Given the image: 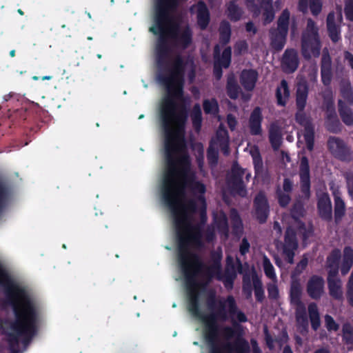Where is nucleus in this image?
<instances>
[{
  "label": "nucleus",
  "mask_w": 353,
  "mask_h": 353,
  "mask_svg": "<svg viewBox=\"0 0 353 353\" xmlns=\"http://www.w3.org/2000/svg\"><path fill=\"white\" fill-rule=\"evenodd\" d=\"M324 286L325 281L322 276L312 275L307 283L306 291L311 299L318 300L324 292Z\"/></svg>",
  "instance_id": "13"
},
{
  "label": "nucleus",
  "mask_w": 353,
  "mask_h": 353,
  "mask_svg": "<svg viewBox=\"0 0 353 353\" xmlns=\"http://www.w3.org/2000/svg\"><path fill=\"white\" fill-rule=\"evenodd\" d=\"M327 146L329 152L334 158L345 162H350L352 160L351 148L340 137H330L327 139Z\"/></svg>",
  "instance_id": "8"
},
{
  "label": "nucleus",
  "mask_w": 353,
  "mask_h": 353,
  "mask_svg": "<svg viewBox=\"0 0 353 353\" xmlns=\"http://www.w3.org/2000/svg\"><path fill=\"white\" fill-rule=\"evenodd\" d=\"M214 65L213 75L216 80L219 81L223 76L222 68H228L232 61V48L226 47L221 54V47L216 44L213 49Z\"/></svg>",
  "instance_id": "6"
},
{
  "label": "nucleus",
  "mask_w": 353,
  "mask_h": 353,
  "mask_svg": "<svg viewBox=\"0 0 353 353\" xmlns=\"http://www.w3.org/2000/svg\"><path fill=\"white\" fill-rule=\"evenodd\" d=\"M295 319L297 331L301 335H305L308 332L309 323L306 312V308H296Z\"/></svg>",
  "instance_id": "23"
},
{
  "label": "nucleus",
  "mask_w": 353,
  "mask_h": 353,
  "mask_svg": "<svg viewBox=\"0 0 353 353\" xmlns=\"http://www.w3.org/2000/svg\"><path fill=\"white\" fill-rule=\"evenodd\" d=\"M325 324L329 332H336L339 329V325L334 321V318L330 314H325L324 316Z\"/></svg>",
  "instance_id": "56"
},
{
  "label": "nucleus",
  "mask_w": 353,
  "mask_h": 353,
  "mask_svg": "<svg viewBox=\"0 0 353 353\" xmlns=\"http://www.w3.org/2000/svg\"><path fill=\"white\" fill-rule=\"evenodd\" d=\"M304 204L300 200H296L290 209V214L293 219L298 220L305 215Z\"/></svg>",
  "instance_id": "43"
},
{
  "label": "nucleus",
  "mask_w": 353,
  "mask_h": 353,
  "mask_svg": "<svg viewBox=\"0 0 353 353\" xmlns=\"http://www.w3.org/2000/svg\"><path fill=\"white\" fill-rule=\"evenodd\" d=\"M302 288L300 281L298 279H292L290 299L291 304L296 305V308L305 307L304 303L301 301Z\"/></svg>",
  "instance_id": "18"
},
{
  "label": "nucleus",
  "mask_w": 353,
  "mask_h": 353,
  "mask_svg": "<svg viewBox=\"0 0 353 353\" xmlns=\"http://www.w3.org/2000/svg\"><path fill=\"white\" fill-rule=\"evenodd\" d=\"M216 226L217 230L221 234L225 235V237L228 236L229 234V226L227 216L223 214L220 216L216 221Z\"/></svg>",
  "instance_id": "47"
},
{
  "label": "nucleus",
  "mask_w": 353,
  "mask_h": 353,
  "mask_svg": "<svg viewBox=\"0 0 353 353\" xmlns=\"http://www.w3.org/2000/svg\"><path fill=\"white\" fill-rule=\"evenodd\" d=\"M353 265V249L350 246H345L343 249L341 272L342 275L347 274Z\"/></svg>",
  "instance_id": "30"
},
{
  "label": "nucleus",
  "mask_w": 353,
  "mask_h": 353,
  "mask_svg": "<svg viewBox=\"0 0 353 353\" xmlns=\"http://www.w3.org/2000/svg\"><path fill=\"white\" fill-rule=\"evenodd\" d=\"M325 127L332 133H338L341 130V124L337 116L325 119Z\"/></svg>",
  "instance_id": "45"
},
{
  "label": "nucleus",
  "mask_w": 353,
  "mask_h": 353,
  "mask_svg": "<svg viewBox=\"0 0 353 353\" xmlns=\"http://www.w3.org/2000/svg\"><path fill=\"white\" fill-rule=\"evenodd\" d=\"M308 96V86L307 84H299L296 92V109L299 111H303Z\"/></svg>",
  "instance_id": "28"
},
{
  "label": "nucleus",
  "mask_w": 353,
  "mask_h": 353,
  "mask_svg": "<svg viewBox=\"0 0 353 353\" xmlns=\"http://www.w3.org/2000/svg\"><path fill=\"white\" fill-rule=\"evenodd\" d=\"M268 293L270 299L276 300L279 296V292L277 285L274 283H269L268 285Z\"/></svg>",
  "instance_id": "63"
},
{
  "label": "nucleus",
  "mask_w": 353,
  "mask_h": 353,
  "mask_svg": "<svg viewBox=\"0 0 353 353\" xmlns=\"http://www.w3.org/2000/svg\"><path fill=\"white\" fill-rule=\"evenodd\" d=\"M194 8H196L197 24L201 30L207 28L210 21V13L206 3L203 1H199L196 4L191 6L190 11L193 12Z\"/></svg>",
  "instance_id": "15"
},
{
  "label": "nucleus",
  "mask_w": 353,
  "mask_h": 353,
  "mask_svg": "<svg viewBox=\"0 0 353 353\" xmlns=\"http://www.w3.org/2000/svg\"><path fill=\"white\" fill-rule=\"evenodd\" d=\"M290 11L286 8L284 9L277 20V28L275 30L288 33L289 24H290Z\"/></svg>",
  "instance_id": "40"
},
{
  "label": "nucleus",
  "mask_w": 353,
  "mask_h": 353,
  "mask_svg": "<svg viewBox=\"0 0 353 353\" xmlns=\"http://www.w3.org/2000/svg\"><path fill=\"white\" fill-rule=\"evenodd\" d=\"M243 293L245 294L246 299H250L252 296V287L250 279L248 276H244L243 278Z\"/></svg>",
  "instance_id": "54"
},
{
  "label": "nucleus",
  "mask_w": 353,
  "mask_h": 353,
  "mask_svg": "<svg viewBox=\"0 0 353 353\" xmlns=\"http://www.w3.org/2000/svg\"><path fill=\"white\" fill-rule=\"evenodd\" d=\"M341 258V250L337 248L332 250L330 254L327 257V266L339 267V262Z\"/></svg>",
  "instance_id": "48"
},
{
  "label": "nucleus",
  "mask_w": 353,
  "mask_h": 353,
  "mask_svg": "<svg viewBox=\"0 0 353 353\" xmlns=\"http://www.w3.org/2000/svg\"><path fill=\"white\" fill-rule=\"evenodd\" d=\"M275 193L279 206L286 208L292 199L290 194L283 192L279 186H277Z\"/></svg>",
  "instance_id": "46"
},
{
  "label": "nucleus",
  "mask_w": 353,
  "mask_h": 353,
  "mask_svg": "<svg viewBox=\"0 0 353 353\" xmlns=\"http://www.w3.org/2000/svg\"><path fill=\"white\" fill-rule=\"evenodd\" d=\"M340 94L349 105H353V89L349 80L340 82Z\"/></svg>",
  "instance_id": "35"
},
{
  "label": "nucleus",
  "mask_w": 353,
  "mask_h": 353,
  "mask_svg": "<svg viewBox=\"0 0 353 353\" xmlns=\"http://www.w3.org/2000/svg\"><path fill=\"white\" fill-rule=\"evenodd\" d=\"M186 65L183 57L178 54L172 61L169 74H158L159 81L165 86L168 94L161 109L166 163L161 195L164 204L174 216L177 228L178 254L180 238L193 234L194 227H199L203 238L201 226L189 223L190 215L196 212L198 206L195 200H185L186 190L190 189L194 195L199 194L197 199L203 205H205L204 194L206 192L205 185L196 181L195 174L191 171V158L185 139L189 113L185 104L189 98L184 97L183 92Z\"/></svg>",
  "instance_id": "1"
},
{
  "label": "nucleus",
  "mask_w": 353,
  "mask_h": 353,
  "mask_svg": "<svg viewBox=\"0 0 353 353\" xmlns=\"http://www.w3.org/2000/svg\"><path fill=\"white\" fill-rule=\"evenodd\" d=\"M207 159L210 165L214 166L217 165L219 160V152L211 145L207 150Z\"/></svg>",
  "instance_id": "51"
},
{
  "label": "nucleus",
  "mask_w": 353,
  "mask_h": 353,
  "mask_svg": "<svg viewBox=\"0 0 353 353\" xmlns=\"http://www.w3.org/2000/svg\"><path fill=\"white\" fill-rule=\"evenodd\" d=\"M300 190L301 197L308 201L311 197L310 170L308 158L303 156L299 164Z\"/></svg>",
  "instance_id": "10"
},
{
  "label": "nucleus",
  "mask_w": 353,
  "mask_h": 353,
  "mask_svg": "<svg viewBox=\"0 0 353 353\" xmlns=\"http://www.w3.org/2000/svg\"><path fill=\"white\" fill-rule=\"evenodd\" d=\"M263 267L265 274L267 277L270 279H276V276L274 268L270 262V260L265 255L263 258Z\"/></svg>",
  "instance_id": "49"
},
{
  "label": "nucleus",
  "mask_w": 353,
  "mask_h": 353,
  "mask_svg": "<svg viewBox=\"0 0 353 353\" xmlns=\"http://www.w3.org/2000/svg\"><path fill=\"white\" fill-rule=\"evenodd\" d=\"M245 169L242 168L237 161H234L231 168V174L228 179V183L232 194L245 197L248 194L243 181Z\"/></svg>",
  "instance_id": "7"
},
{
  "label": "nucleus",
  "mask_w": 353,
  "mask_h": 353,
  "mask_svg": "<svg viewBox=\"0 0 353 353\" xmlns=\"http://www.w3.org/2000/svg\"><path fill=\"white\" fill-rule=\"evenodd\" d=\"M334 220L336 223L340 222L345 214V204L339 196H334Z\"/></svg>",
  "instance_id": "41"
},
{
  "label": "nucleus",
  "mask_w": 353,
  "mask_h": 353,
  "mask_svg": "<svg viewBox=\"0 0 353 353\" xmlns=\"http://www.w3.org/2000/svg\"><path fill=\"white\" fill-rule=\"evenodd\" d=\"M295 119L296 122L304 128V132H309L314 130V125L310 117H308L303 111L297 112L295 114Z\"/></svg>",
  "instance_id": "39"
},
{
  "label": "nucleus",
  "mask_w": 353,
  "mask_h": 353,
  "mask_svg": "<svg viewBox=\"0 0 353 353\" xmlns=\"http://www.w3.org/2000/svg\"><path fill=\"white\" fill-rule=\"evenodd\" d=\"M317 211L322 220L327 222L332 220V202L327 192H322L318 195Z\"/></svg>",
  "instance_id": "12"
},
{
  "label": "nucleus",
  "mask_w": 353,
  "mask_h": 353,
  "mask_svg": "<svg viewBox=\"0 0 353 353\" xmlns=\"http://www.w3.org/2000/svg\"><path fill=\"white\" fill-rule=\"evenodd\" d=\"M193 229L195 230L193 234L180 238L178 262L185 281L188 298V309L193 316L203 322L205 338L212 347L217 345L215 343L219 330L217 320L225 321L228 319L225 304V302L219 301L217 311L207 315L203 314L200 309L199 289L205 288L215 275L220 279L221 267L220 259L214 261L210 266H206L201 256L190 250L192 247H203L201 233L199 227H194Z\"/></svg>",
  "instance_id": "2"
},
{
  "label": "nucleus",
  "mask_w": 353,
  "mask_h": 353,
  "mask_svg": "<svg viewBox=\"0 0 353 353\" xmlns=\"http://www.w3.org/2000/svg\"><path fill=\"white\" fill-rule=\"evenodd\" d=\"M299 64V59L296 50L286 49L281 59L283 70L288 74L293 73L298 68Z\"/></svg>",
  "instance_id": "14"
},
{
  "label": "nucleus",
  "mask_w": 353,
  "mask_h": 353,
  "mask_svg": "<svg viewBox=\"0 0 353 353\" xmlns=\"http://www.w3.org/2000/svg\"><path fill=\"white\" fill-rule=\"evenodd\" d=\"M263 17L264 19V23H270L274 19V10L273 7H263Z\"/></svg>",
  "instance_id": "60"
},
{
  "label": "nucleus",
  "mask_w": 353,
  "mask_h": 353,
  "mask_svg": "<svg viewBox=\"0 0 353 353\" xmlns=\"http://www.w3.org/2000/svg\"><path fill=\"white\" fill-rule=\"evenodd\" d=\"M346 297L350 305L353 307V272L351 273L347 283Z\"/></svg>",
  "instance_id": "59"
},
{
  "label": "nucleus",
  "mask_w": 353,
  "mask_h": 353,
  "mask_svg": "<svg viewBox=\"0 0 353 353\" xmlns=\"http://www.w3.org/2000/svg\"><path fill=\"white\" fill-rule=\"evenodd\" d=\"M10 283H14L10 279L8 273L3 268L2 265L0 263V285L4 288V294H6V288L7 285H10Z\"/></svg>",
  "instance_id": "55"
},
{
  "label": "nucleus",
  "mask_w": 353,
  "mask_h": 353,
  "mask_svg": "<svg viewBox=\"0 0 353 353\" xmlns=\"http://www.w3.org/2000/svg\"><path fill=\"white\" fill-rule=\"evenodd\" d=\"M332 70V59L327 50H323L321 60V70Z\"/></svg>",
  "instance_id": "53"
},
{
  "label": "nucleus",
  "mask_w": 353,
  "mask_h": 353,
  "mask_svg": "<svg viewBox=\"0 0 353 353\" xmlns=\"http://www.w3.org/2000/svg\"><path fill=\"white\" fill-rule=\"evenodd\" d=\"M248 45L245 40L237 41L234 47L235 55H241L243 52L248 50Z\"/></svg>",
  "instance_id": "62"
},
{
  "label": "nucleus",
  "mask_w": 353,
  "mask_h": 353,
  "mask_svg": "<svg viewBox=\"0 0 353 353\" xmlns=\"http://www.w3.org/2000/svg\"><path fill=\"white\" fill-rule=\"evenodd\" d=\"M219 45H221L222 46L227 45L230 41L232 34L231 25L228 21L223 20L221 21L219 28Z\"/></svg>",
  "instance_id": "31"
},
{
  "label": "nucleus",
  "mask_w": 353,
  "mask_h": 353,
  "mask_svg": "<svg viewBox=\"0 0 353 353\" xmlns=\"http://www.w3.org/2000/svg\"><path fill=\"white\" fill-rule=\"evenodd\" d=\"M321 41L319 28L312 19L307 20V26L301 38V54L305 60H310L312 56L319 57L321 52Z\"/></svg>",
  "instance_id": "4"
},
{
  "label": "nucleus",
  "mask_w": 353,
  "mask_h": 353,
  "mask_svg": "<svg viewBox=\"0 0 353 353\" xmlns=\"http://www.w3.org/2000/svg\"><path fill=\"white\" fill-rule=\"evenodd\" d=\"M216 135L219 143L229 141L228 132L223 124L219 125Z\"/></svg>",
  "instance_id": "57"
},
{
  "label": "nucleus",
  "mask_w": 353,
  "mask_h": 353,
  "mask_svg": "<svg viewBox=\"0 0 353 353\" xmlns=\"http://www.w3.org/2000/svg\"><path fill=\"white\" fill-rule=\"evenodd\" d=\"M8 117L12 120H18L19 121H20L26 119L27 111L23 108H17L16 110H14L13 111H11V110H8Z\"/></svg>",
  "instance_id": "50"
},
{
  "label": "nucleus",
  "mask_w": 353,
  "mask_h": 353,
  "mask_svg": "<svg viewBox=\"0 0 353 353\" xmlns=\"http://www.w3.org/2000/svg\"><path fill=\"white\" fill-rule=\"evenodd\" d=\"M348 194L353 198V172H347L344 174Z\"/></svg>",
  "instance_id": "61"
},
{
  "label": "nucleus",
  "mask_w": 353,
  "mask_h": 353,
  "mask_svg": "<svg viewBox=\"0 0 353 353\" xmlns=\"http://www.w3.org/2000/svg\"><path fill=\"white\" fill-rule=\"evenodd\" d=\"M314 130L303 133L306 148L309 151H312L314 146Z\"/></svg>",
  "instance_id": "58"
},
{
  "label": "nucleus",
  "mask_w": 353,
  "mask_h": 353,
  "mask_svg": "<svg viewBox=\"0 0 353 353\" xmlns=\"http://www.w3.org/2000/svg\"><path fill=\"white\" fill-rule=\"evenodd\" d=\"M276 248L282 250V255L289 264H293L295 252L298 249L299 243L296 232L294 228L289 226L286 228L284 234V241L276 243Z\"/></svg>",
  "instance_id": "5"
},
{
  "label": "nucleus",
  "mask_w": 353,
  "mask_h": 353,
  "mask_svg": "<svg viewBox=\"0 0 353 353\" xmlns=\"http://www.w3.org/2000/svg\"><path fill=\"white\" fill-rule=\"evenodd\" d=\"M344 12L346 19L353 21V0H348L345 3Z\"/></svg>",
  "instance_id": "64"
},
{
  "label": "nucleus",
  "mask_w": 353,
  "mask_h": 353,
  "mask_svg": "<svg viewBox=\"0 0 353 353\" xmlns=\"http://www.w3.org/2000/svg\"><path fill=\"white\" fill-rule=\"evenodd\" d=\"M308 260L307 258L303 257L296 265L294 270L292 272L291 277L292 279H295V277H297L299 276L303 270H305V268L307 266Z\"/></svg>",
  "instance_id": "52"
},
{
  "label": "nucleus",
  "mask_w": 353,
  "mask_h": 353,
  "mask_svg": "<svg viewBox=\"0 0 353 353\" xmlns=\"http://www.w3.org/2000/svg\"><path fill=\"white\" fill-rule=\"evenodd\" d=\"M252 281L256 301L262 303L265 299V292L263 283L256 272L252 274Z\"/></svg>",
  "instance_id": "34"
},
{
  "label": "nucleus",
  "mask_w": 353,
  "mask_h": 353,
  "mask_svg": "<svg viewBox=\"0 0 353 353\" xmlns=\"http://www.w3.org/2000/svg\"><path fill=\"white\" fill-rule=\"evenodd\" d=\"M250 346L245 339H237L233 342L214 345L209 353H250Z\"/></svg>",
  "instance_id": "9"
},
{
  "label": "nucleus",
  "mask_w": 353,
  "mask_h": 353,
  "mask_svg": "<svg viewBox=\"0 0 353 353\" xmlns=\"http://www.w3.org/2000/svg\"><path fill=\"white\" fill-rule=\"evenodd\" d=\"M225 14L231 21L236 22L242 18L243 10L236 2L229 1L226 4Z\"/></svg>",
  "instance_id": "29"
},
{
  "label": "nucleus",
  "mask_w": 353,
  "mask_h": 353,
  "mask_svg": "<svg viewBox=\"0 0 353 353\" xmlns=\"http://www.w3.org/2000/svg\"><path fill=\"white\" fill-rule=\"evenodd\" d=\"M254 215L261 224L265 223L270 214V205L264 192L260 191L253 201Z\"/></svg>",
  "instance_id": "11"
},
{
  "label": "nucleus",
  "mask_w": 353,
  "mask_h": 353,
  "mask_svg": "<svg viewBox=\"0 0 353 353\" xmlns=\"http://www.w3.org/2000/svg\"><path fill=\"white\" fill-rule=\"evenodd\" d=\"M338 111L344 124L347 126L353 125V112L342 99L338 100Z\"/></svg>",
  "instance_id": "27"
},
{
  "label": "nucleus",
  "mask_w": 353,
  "mask_h": 353,
  "mask_svg": "<svg viewBox=\"0 0 353 353\" xmlns=\"http://www.w3.org/2000/svg\"><path fill=\"white\" fill-rule=\"evenodd\" d=\"M287 35L288 33L272 28L270 30V45L272 48L277 52L281 51L285 45Z\"/></svg>",
  "instance_id": "24"
},
{
  "label": "nucleus",
  "mask_w": 353,
  "mask_h": 353,
  "mask_svg": "<svg viewBox=\"0 0 353 353\" xmlns=\"http://www.w3.org/2000/svg\"><path fill=\"white\" fill-rule=\"evenodd\" d=\"M269 141L271 144L272 149L274 151L278 150L282 143V129L280 125L276 123L270 124L269 130Z\"/></svg>",
  "instance_id": "19"
},
{
  "label": "nucleus",
  "mask_w": 353,
  "mask_h": 353,
  "mask_svg": "<svg viewBox=\"0 0 353 353\" xmlns=\"http://www.w3.org/2000/svg\"><path fill=\"white\" fill-rule=\"evenodd\" d=\"M258 72L254 69H244L240 74V83L243 88L248 92L252 91L258 80Z\"/></svg>",
  "instance_id": "17"
},
{
  "label": "nucleus",
  "mask_w": 353,
  "mask_h": 353,
  "mask_svg": "<svg viewBox=\"0 0 353 353\" xmlns=\"http://www.w3.org/2000/svg\"><path fill=\"white\" fill-rule=\"evenodd\" d=\"M342 333L343 341L347 345H353V326L349 322L343 323Z\"/></svg>",
  "instance_id": "44"
},
{
  "label": "nucleus",
  "mask_w": 353,
  "mask_h": 353,
  "mask_svg": "<svg viewBox=\"0 0 353 353\" xmlns=\"http://www.w3.org/2000/svg\"><path fill=\"white\" fill-rule=\"evenodd\" d=\"M236 273L235 270V265L233 263L232 258L228 256L227 258V267L225 269V286L226 288H232L234 280L236 278Z\"/></svg>",
  "instance_id": "38"
},
{
  "label": "nucleus",
  "mask_w": 353,
  "mask_h": 353,
  "mask_svg": "<svg viewBox=\"0 0 353 353\" xmlns=\"http://www.w3.org/2000/svg\"><path fill=\"white\" fill-rule=\"evenodd\" d=\"M190 118L194 130L199 132L202 126L203 117L201 108L199 103H195L193 105L190 113Z\"/></svg>",
  "instance_id": "36"
},
{
  "label": "nucleus",
  "mask_w": 353,
  "mask_h": 353,
  "mask_svg": "<svg viewBox=\"0 0 353 353\" xmlns=\"http://www.w3.org/2000/svg\"><path fill=\"white\" fill-rule=\"evenodd\" d=\"M335 13L332 11L328 13L326 19V26L328 35L332 42L336 43L341 39L340 28L335 21Z\"/></svg>",
  "instance_id": "21"
},
{
  "label": "nucleus",
  "mask_w": 353,
  "mask_h": 353,
  "mask_svg": "<svg viewBox=\"0 0 353 353\" xmlns=\"http://www.w3.org/2000/svg\"><path fill=\"white\" fill-rule=\"evenodd\" d=\"M309 319L313 330L316 331L321 326L320 314L315 303H310L307 307Z\"/></svg>",
  "instance_id": "33"
},
{
  "label": "nucleus",
  "mask_w": 353,
  "mask_h": 353,
  "mask_svg": "<svg viewBox=\"0 0 353 353\" xmlns=\"http://www.w3.org/2000/svg\"><path fill=\"white\" fill-rule=\"evenodd\" d=\"M310 8L312 14L314 17L318 16L323 7L321 0H299L298 3L299 10L303 13H306Z\"/></svg>",
  "instance_id": "20"
},
{
  "label": "nucleus",
  "mask_w": 353,
  "mask_h": 353,
  "mask_svg": "<svg viewBox=\"0 0 353 353\" xmlns=\"http://www.w3.org/2000/svg\"><path fill=\"white\" fill-rule=\"evenodd\" d=\"M225 90L227 95L232 100L237 99L241 92V88L232 72L228 73L227 75Z\"/></svg>",
  "instance_id": "22"
},
{
  "label": "nucleus",
  "mask_w": 353,
  "mask_h": 353,
  "mask_svg": "<svg viewBox=\"0 0 353 353\" xmlns=\"http://www.w3.org/2000/svg\"><path fill=\"white\" fill-rule=\"evenodd\" d=\"M203 111L206 114L216 115L219 112V106L215 98L204 99L203 101Z\"/></svg>",
  "instance_id": "42"
},
{
  "label": "nucleus",
  "mask_w": 353,
  "mask_h": 353,
  "mask_svg": "<svg viewBox=\"0 0 353 353\" xmlns=\"http://www.w3.org/2000/svg\"><path fill=\"white\" fill-rule=\"evenodd\" d=\"M7 285L6 303L12 307L15 316L10 326L14 332L7 336L10 346L13 347L19 344L20 336L28 343L35 335L40 308L37 299L25 288L16 283Z\"/></svg>",
  "instance_id": "3"
},
{
  "label": "nucleus",
  "mask_w": 353,
  "mask_h": 353,
  "mask_svg": "<svg viewBox=\"0 0 353 353\" xmlns=\"http://www.w3.org/2000/svg\"><path fill=\"white\" fill-rule=\"evenodd\" d=\"M225 303H228V312L231 316L236 315V319L239 323H245L248 318L244 312L238 310L236 301L233 296L229 295L227 296Z\"/></svg>",
  "instance_id": "26"
},
{
  "label": "nucleus",
  "mask_w": 353,
  "mask_h": 353,
  "mask_svg": "<svg viewBox=\"0 0 353 353\" xmlns=\"http://www.w3.org/2000/svg\"><path fill=\"white\" fill-rule=\"evenodd\" d=\"M223 336L226 339H231L232 338L244 339L243 337V329L240 324L234 321H232V327L225 326L223 327Z\"/></svg>",
  "instance_id": "32"
},
{
  "label": "nucleus",
  "mask_w": 353,
  "mask_h": 353,
  "mask_svg": "<svg viewBox=\"0 0 353 353\" xmlns=\"http://www.w3.org/2000/svg\"><path fill=\"white\" fill-rule=\"evenodd\" d=\"M330 295L335 300L340 301L343 299L342 283L341 279L330 280L327 281Z\"/></svg>",
  "instance_id": "37"
},
{
  "label": "nucleus",
  "mask_w": 353,
  "mask_h": 353,
  "mask_svg": "<svg viewBox=\"0 0 353 353\" xmlns=\"http://www.w3.org/2000/svg\"><path fill=\"white\" fill-rule=\"evenodd\" d=\"M275 95L277 105L285 107L290 97V89L286 80H281L276 88Z\"/></svg>",
  "instance_id": "25"
},
{
  "label": "nucleus",
  "mask_w": 353,
  "mask_h": 353,
  "mask_svg": "<svg viewBox=\"0 0 353 353\" xmlns=\"http://www.w3.org/2000/svg\"><path fill=\"white\" fill-rule=\"evenodd\" d=\"M263 115L260 107L254 108L249 119L250 133L252 136H259L262 134Z\"/></svg>",
  "instance_id": "16"
}]
</instances>
